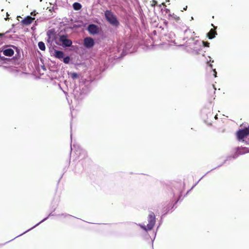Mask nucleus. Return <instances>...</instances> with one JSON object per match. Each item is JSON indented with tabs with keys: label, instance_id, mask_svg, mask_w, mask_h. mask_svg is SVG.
<instances>
[{
	"label": "nucleus",
	"instance_id": "obj_17",
	"mask_svg": "<svg viewBox=\"0 0 249 249\" xmlns=\"http://www.w3.org/2000/svg\"><path fill=\"white\" fill-rule=\"evenodd\" d=\"M157 4V1L153 0L151 3V6L154 7Z\"/></svg>",
	"mask_w": 249,
	"mask_h": 249
},
{
	"label": "nucleus",
	"instance_id": "obj_1",
	"mask_svg": "<svg viewBox=\"0 0 249 249\" xmlns=\"http://www.w3.org/2000/svg\"><path fill=\"white\" fill-rule=\"evenodd\" d=\"M148 224L146 225H140L141 227L145 231L151 230L155 226L156 218L153 212H150L148 216Z\"/></svg>",
	"mask_w": 249,
	"mask_h": 249
},
{
	"label": "nucleus",
	"instance_id": "obj_18",
	"mask_svg": "<svg viewBox=\"0 0 249 249\" xmlns=\"http://www.w3.org/2000/svg\"><path fill=\"white\" fill-rule=\"evenodd\" d=\"M213 72H214V76L215 77H216V74H217V72H216V71H215V69H213Z\"/></svg>",
	"mask_w": 249,
	"mask_h": 249
},
{
	"label": "nucleus",
	"instance_id": "obj_3",
	"mask_svg": "<svg viewBox=\"0 0 249 249\" xmlns=\"http://www.w3.org/2000/svg\"><path fill=\"white\" fill-rule=\"evenodd\" d=\"M249 135V126L243 129H239L236 133L237 139L240 141Z\"/></svg>",
	"mask_w": 249,
	"mask_h": 249
},
{
	"label": "nucleus",
	"instance_id": "obj_5",
	"mask_svg": "<svg viewBox=\"0 0 249 249\" xmlns=\"http://www.w3.org/2000/svg\"><path fill=\"white\" fill-rule=\"evenodd\" d=\"M94 42L91 37H86L84 40V45L87 48H90L93 46Z\"/></svg>",
	"mask_w": 249,
	"mask_h": 249
},
{
	"label": "nucleus",
	"instance_id": "obj_15",
	"mask_svg": "<svg viewBox=\"0 0 249 249\" xmlns=\"http://www.w3.org/2000/svg\"><path fill=\"white\" fill-rule=\"evenodd\" d=\"M203 44L204 47H209L210 43L208 42L203 41Z\"/></svg>",
	"mask_w": 249,
	"mask_h": 249
},
{
	"label": "nucleus",
	"instance_id": "obj_6",
	"mask_svg": "<svg viewBox=\"0 0 249 249\" xmlns=\"http://www.w3.org/2000/svg\"><path fill=\"white\" fill-rule=\"evenodd\" d=\"M211 25L213 27V29H211L207 34V36L210 39L213 38L215 36V35H217L216 31L217 27L214 26L213 24H212Z\"/></svg>",
	"mask_w": 249,
	"mask_h": 249
},
{
	"label": "nucleus",
	"instance_id": "obj_20",
	"mask_svg": "<svg viewBox=\"0 0 249 249\" xmlns=\"http://www.w3.org/2000/svg\"><path fill=\"white\" fill-rule=\"evenodd\" d=\"M5 35L4 33L0 34V37H2Z\"/></svg>",
	"mask_w": 249,
	"mask_h": 249
},
{
	"label": "nucleus",
	"instance_id": "obj_7",
	"mask_svg": "<svg viewBox=\"0 0 249 249\" xmlns=\"http://www.w3.org/2000/svg\"><path fill=\"white\" fill-rule=\"evenodd\" d=\"M34 20V18H32L31 17L27 16L22 20L21 22L24 25H28L31 24Z\"/></svg>",
	"mask_w": 249,
	"mask_h": 249
},
{
	"label": "nucleus",
	"instance_id": "obj_19",
	"mask_svg": "<svg viewBox=\"0 0 249 249\" xmlns=\"http://www.w3.org/2000/svg\"><path fill=\"white\" fill-rule=\"evenodd\" d=\"M207 64H208V65H209V66L211 68H212L213 65H212V64L211 63H210V62H207Z\"/></svg>",
	"mask_w": 249,
	"mask_h": 249
},
{
	"label": "nucleus",
	"instance_id": "obj_10",
	"mask_svg": "<svg viewBox=\"0 0 249 249\" xmlns=\"http://www.w3.org/2000/svg\"><path fill=\"white\" fill-rule=\"evenodd\" d=\"M54 56L58 59H61L63 58L64 53L62 51L55 50L54 51Z\"/></svg>",
	"mask_w": 249,
	"mask_h": 249
},
{
	"label": "nucleus",
	"instance_id": "obj_21",
	"mask_svg": "<svg viewBox=\"0 0 249 249\" xmlns=\"http://www.w3.org/2000/svg\"><path fill=\"white\" fill-rule=\"evenodd\" d=\"M31 15H33V16H35V15H36V14L35 13V12H32V13H31Z\"/></svg>",
	"mask_w": 249,
	"mask_h": 249
},
{
	"label": "nucleus",
	"instance_id": "obj_12",
	"mask_svg": "<svg viewBox=\"0 0 249 249\" xmlns=\"http://www.w3.org/2000/svg\"><path fill=\"white\" fill-rule=\"evenodd\" d=\"M38 46L39 48L41 50H42V51L45 50V49H46L45 45V44L43 42H42V41L39 42L38 43Z\"/></svg>",
	"mask_w": 249,
	"mask_h": 249
},
{
	"label": "nucleus",
	"instance_id": "obj_22",
	"mask_svg": "<svg viewBox=\"0 0 249 249\" xmlns=\"http://www.w3.org/2000/svg\"><path fill=\"white\" fill-rule=\"evenodd\" d=\"M187 8V6H185V7H184V8H183V10H186Z\"/></svg>",
	"mask_w": 249,
	"mask_h": 249
},
{
	"label": "nucleus",
	"instance_id": "obj_11",
	"mask_svg": "<svg viewBox=\"0 0 249 249\" xmlns=\"http://www.w3.org/2000/svg\"><path fill=\"white\" fill-rule=\"evenodd\" d=\"M73 7L75 10H79L82 8V5L78 2H75L73 4Z\"/></svg>",
	"mask_w": 249,
	"mask_h": 249
},
{
	"label": "nucleus",
	"instance_id": "obj_9",
	"mask_svg": "<svg viewBox=\"0 0 249 249\" xmlns=\"http://www.w3.org/2000/svg\"><path fill=\"white\" fill-rule=\"evenodd\" d=\"M88 31L90 34H96L97 32V27L94 24H90L88 27Z\"/></svg>",
	"mask_w": 249,
	"mask_h": 249
},
{
	"label": "nucleus",
	"instance_id": "obj_8",
	"mask_svg": "<svg viewBox=\"0 0 249 249\" xmlns=\"http://www.w3.org/2000/svg\"><path fill=\"white\" fill-rule=\"evenodd\" d=\"M3 54L7 56H11L14 53V51L11 48H5L2 50Z\"/></svg>",
	"mask_w": 249,
	"mask_h": 249
},
{
	"label": "nucleus",
	"instance_id": "obj_13",
	"mask_svg": "<svg viewBox=\"0 0 249 249\" xmlns=\"http://www.w3.org/2000/svg\"><path fill=\"white\" fill-rule=\"evenodd\" d=\"M70 60V57L69 56H66V57L64 58L63 62L65 63H66V64H68V63H69Z\"/></svg>",
	"mask_w": 249,
	"mask_h": 249
},
{
	"label": "nucleus",
	"instance_id": "obj_2",
	"mask_svg": "<svg viewBox=\"0 0 249 249\" xmlns=\"http://www.w3.org/2000/svg\"><path fill=\"white\" fill-rule=\"evenodd\" d=\"M105 16L106 19L112 25L118 27L119 25V22L116 17L110 10H107L105 12Z\"/></svg>",
	"mask_w": 249,
	"mask_h": 249
},
{
	"label": "nucleus",
	"instance_id": "obj_14",
	"mask_svg": "<svg viewBox=\"0 0 249 249\" xmlns=\"http://www.w3.org/2000/svg\"><path fill=\"white\" fill-rule=\"evenodd\" d=\"M47 35L50 36V38H51V36L54 35V31L53 30H49L47 32Z\"/></svg>",
	"mask_w": 249,
	"mask_h": 249
},
{
	"label": "nucleus",
	"instance_id": "obj_16",
	"mask_svg": "<svg viewBox=\"0 0 249 249\" xmlns=\"http://www.w3.org/2000/svg\"><path fill=\"white\" fill-rule=\"evenodd\" d=\"M71 77L72 78H76L78 77V75L76 73H72L71 74Z\"/></svg>",
	"mask_w": 249,
	"mask_h": 249
},
{
	"label": "nucleus",
	"instance_id": "obj_4",
	"mask_svg": "<svg viewBox=\"0 0 249 249\" xmlns=\"http://www.w3.org/2000/svg\"><path fill=\"white\" fill-rule=\"evenodd\" d=\"M59 41L62 43L63 46L64 47H70L72 45V41L67 38V36H60Z\"/></svg>",
	"mask_w": 249,
	"mask_h": 249
}]
</instances>
